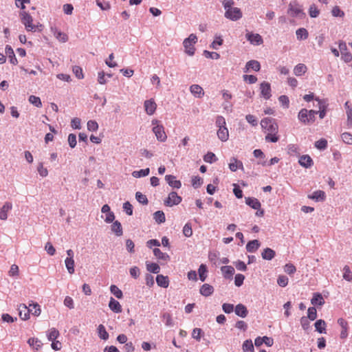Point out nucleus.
Returning <instances> with one entry per match:
<instances>
[{
    "mask_svg": "<svg viewBox=\"0 0 352 352\" xmlns=\"http://www.w3.org/2000/svg\"><path fill=\"white\" fill-rule=\"evenodd\" d=\"M276 255L275 252L269 248H267L263 250V252L261 253L262 258L265 260H272Z\"/></svg>",
    "mask_w": 352,
    "mask_h": 352,
    "instance_id": "obj_32",
    "label": "nucleus"
},
{
    "mask_svg": "<svg viewBox=\"0 0 352 352\" xmlns=\"http://www.w3.org/2000/svg\"><path fill=\"white\" fill-rule=\"evenodd\" d=\"M284 270L288 274L292 275L296 272V269L293 264L288 263L285 265Z\"/></svg>",
    "mask_w": 352,
    "mask_h": 352,
    "instance_id": "obj_60",
    "label": "nucleus"
},
{
    "mask_svg": "<svg viewBox=\"0 0 352 352\" xmlns=\"http://www.w3.org/2000/svg\"><path fill=\"white\" fill-rule=\"evenodd\" d=\"M156 282L158 286L167 288L169 285V280L168 276L159 274L156 277Z\"/></svg>",
    "mask_w": 352,
    "mask_h": 352,
    "instance_id": "obj_21",
    "label": "nucleus"
},
{
    "mask_svg": "<svg viewBox=\"0 0 352 352\" xmlns=\"http://www.w3.org/2000/svg\"><path fill=\"white\" fill-rule=\"evenodd\" d=\"M12 205L10 202H6L0 210V219L6 220L8 218V212L12 209Z\"/></svg>",
    "mask_w": 352,
    "mask_h": 352,
    "instance_id": "obj_19",
    "label": "nucleus"
},
{
    "mask_svg": "<svg viewBox=\"0 0 352 352\" xmlns=\"http://www.w3.org/2000/svg\"><path fill=\"white\" fill-rule=\"evenodd\" d=\"M287 153L291 156H296L300 154L299 148L296 144H289L287 146Z\"/></svg>",
    "mask_w": 352,
    "mask_h": 352,
    "instance_id": "obj_43",
    "label": "nucleus"
},
{
    "mask_svg": "<svg viewBox=\"0 0 352 352\" xmlns=\"http://www.w3.org/2000/svg\"><path fill=\"white\" fill-rule=\"evenodd\" d=\"M308 197L311 199H314L316 201H323L325 199V192L322 190H316L311 195H308Z\"/></svg>",
    "mask_w": 352,
    "mask_h": 352,
    "instance_id": "obj_27",
    "label": "nucleus"
},
{
    "mask_svg": "<svg viewBox=\"0 0 352 352\" xmlns=\"http://www.w3.org/2000/svg\"><path fill=\"white\" fill-rule=\"evenodd\" d=\"M302 13V12L301 8H299L297 5H294V6H293L292 4L289 5V8L288 10V14L291 16H293V17L298 16Z\"/></svg>",
    "mask_w": 352,
    "mask_h": 352,
    "instance_id": "obj_33",
    "label": "nucleus"
},
{
    "mask_svg": "<svg viewBox=\"0 0 352 352\" xmlns=\"http://www.w3.org/2000/svg\"><path fill=\"white\" fill-rule=\"evenodd\" d=\"M245 203L247 205H248L249 206L255 210L260 209L261 206L260 201L256 198L254 197L245 198Z\"/></svg>",
    "mask_w": 352,
    "mask_h": 352,
    "instance_id": "obj_22",
    "label": "nucleus"
},
{
    "mask_svg": "<svg viewBox=\"0 0 352 352\" xmlns=\"http://www.w3.org/2000/svg\"><path fill=\"white\" fill-rule=\"evenodd\" d=\"M73 72L74 74L76 75V76L78 78V79H82L84 78V75H83V73H82V69L79 66H74L73 67Z\"/></svg>",
    "mask_w": 352,
    "mask_h": 352,
    "instance_id": "obj_61",
    "label": "nucleus"
},
{
    "mask_svg": "<svg viewBox=\"0 0 352 352\" xmlns=\"http://www.w3.org/2000/svg\"><path fill=\"white\" fill-rule=\"evenodd\" d=\"M332 15L333 16L338 17H343L344 16V12L340 10L338 6H334L331 10Z\"/></svg>",
    "mask_w": 352,
    "mask_h": 352,
    "instance_id": "obj_59",
    "label": "nucleus"
},
{
    "mask_svg": "<svg viewBox=\"0 0 352 352\" xmlns=\"http://www.w3.org/2000/svg\"><path fill=\"white\" fill-rule=\"evenodd\" d=\"M28 343L29 344V345L31 347H32L33 349H34L36 350H38L43 344L41 340H39L37 338H30L28 340Z\"/></svg>",
    "mask_w": 352,
    "mask_h": 352,
    "instance_id": "obj_40",
    "label": "nucleus"
},
{
    "mask_svg": "<svg viewBox=\"0 0 352 352\" xmlns=\"http://www.w3.org/2000/svg\"><path fill=\"white\" fill-rule=\"evenodd\" d=\"M136 199L141 204L146 205L148 204V199L146 195H143L140 192H137L135 194Z\"/></svg>",
    "mask_w": 352,
    "mask_h": 352,
    "instance_id": "obj_53",
    "label": "nucleus"
},
{
    "mask_svg": "<svg viewBox=\"0 0 352 352\" xmlns=\"http://www.w3.org/2000/svg\"><path fill=\"white\" fill-rule=\"evenodd\" d=\"M152 124L153 132L155 133L157 140L160 142H165L167 139V135L164 131V128L162 124H160V122L157 120H153Z\"/></svg>",
    "mask_w": 352,
    "mask_h": 352,
    "instance_id": "obj_5",
    "label": "nucleus"
},
{
    "mask_svg": "<svg viewBox=\"0 0 352 352\" xmlns=\"http://www.w3.org/2000/svg\"><path fill=\"white\" fill-rule=\"evenodd\" d=\"M6 54L10 58V62L13 65H16L18 63L17 59L15 57L14 52L12 48L10 45H7L6 47Z\"/></svg>",
    "mask_w": 352,
    "mask_h": 352,
    "instance_id": "obj_29",
    "label": "nucleus"
},
{
    "mask_svg": "<svg viewBox=\"0 0 352 352\" xmlns=\"http://www.w3.org/2000/svg\"><path fill=\"white\" fill-rule=\"evenodd\" d=\"M153 254L159 260H162L166 262L170 260L169 255L166 253L162 252L159 248L153 249Z\"/></svg>",
    "mask_w": 352,
    "mask_h": 352,
    "instance_id": "obj_24",
    "label": "nucleus"
},
{
    "mask_svg": "<svg viewBox=\"0 0 352 352\" xmlns=\"http://www.w3.org/2000/svg\"><path fill=\"white\" fill-rule=\"evenodd\" d=\"M22 23L25 25L27 31H35L36 26L33 24V19L25 11H23L20 14Z\"/></svg>",
    "mask_w": 352,
    "mask_h": 352,
    "instance_id": "obj_6",
    "label": "nucleus"
},
{
    "mask_svg": "<svg viewBox=\"0 0 352 352\" xmlns=\"http://www.w3.org/2000/svg\"><path fill=\"white\" fill-rule=\"evenodd\" d=\"M183 234L186 237H190L192 234V230L190 223H186L183 228Z\"/></svg>",
    "mask_w": 352,
    "mask_h": 352,
    "instance_id": "obj_55",
    "label": "nucleus"
},
{
    "mask_svg": "<svg viewBox=\"0 0 352 352\" xmlns=\"http://www.w3.org/2000/svg\"><path fill=\"white\" fill-rule=\"evenodd\" d=\"M98 129V124L95 120H89L87 122V129L91 131H96Z\"/></svg>",
    "mask_w": 352,
    "mask_h": 352,
    "instance_id": "obj_63",
    "label": "nucleus"
},
{
    "mask_svg": "<svg viewBox=\"0 0 352 352\" xmlns=\"http://www.w3.org/2000/svg\"><path fill=\"white\" fill-rule=\"evenodd\" d=\"M19 317L22 320H27L30 316V309L25 304H21L18 307Z\"/></svg>",
    "mask_w": 352,
    "mask_h": 352,
    "instance_id": "obj_16",
    "label": "nucleus"
},
{
    "mask_svg": "<svg viewBox=\"0 0 352 352\" xmlns=\"http://www.w3.org/2000/svg\"><path fill=\"white\" fill-rule=\"evenodd\" d=\"M217 136L222 142L227 141L229 138V132L227 127L219 128L217 131Z\"/></svg>",
    "mask_w": 352,
    "mask_h": 352,
    "instance_id": "obj_25",
    "label": "nucleus"
},
{
    "mask_svg": "<svg viewBox=\"0 0 352 352\" xmlns=\"http://www.w3.org/2000/svg\"><path fill=\"white\" fill-rule=\"evenodd\" d=\"M207 272H208V270H207L206 265L204 264H201L198 269L199 278L201 281L204 282L206 279Z\"/></svg>",
    "mask_w": 352,
    "mask_h": 352,
    "instance_id": "obj_42",
    "label": "nucleus"
},
{
    "mask_svg": "<svg viewBox=\"0 0 352 352\" xmlns=\"http://www.w3.org/2000/svg\"><path fill=\"white\" fill-rule=\"evenodd\" d=\"M165 179L168 185L173 188L179 189L182 186L181 182L179 180H177L174 175H167L165 177Z\"/></svg>",
    "mask_w": 352,
    "mask_h": 352,
    "instance_id": "obj_14",
    "label": "nucleus"
},
{
    "mask_svg": "<svg viewBox=\"0 0 352 352\" xmlns=\"http://www.w3.org/2000/svg\"><path fill=\"white\" fill-rule=\"evenodd\" d=\"M261 94L262 96L267 100L271 97V86L269 82H263L260 85Z\"/></svg>",
    "mask_w": 352,
    "mask_h": 352,
    "instance_id": "obj_12",
    "label": "nucleus"
},
{
    "mask_svg": "<svg viewBox=\"0 0 352 352\" xmlns=\"http://www.w3.org/2000/svg\"><path fill=\"white\" fill-rule=\"evenodd\" d=\"M309 13L311 17L315 18L319 15L320 11L315 5H311L309 9Z\"/></svg>",
    "mask_w": 352,
    "mask_h": 352,
    "instance_id": "obj_58",
    "label": "nucleus"
},
{
    "mask_svg": "<svg viewBox=\"0 0 352 352\" xmlns=\"http://www.w3.org/2000/svg\"><path fill=\"white\" fill-rule=\"evenodd\" d=\"M65 267L70 274L74 273V259L66 258L65 260Z\"/></svg>",
    "mask_w": 352,
    "mask_h": 352,
    "instance_id": "obj_39",
    "label": "nucleus"
},
{
    "mask_svg": "<svg viewBox=\"0 0 352 352\" xmlns=\"http://www.w3.org/2000/svg\"><path fill=\"white\" fill-rule=\"evenodd\" d=\"M308 317L307 318L311 320H314L317 316V311L315 307H309L307 310Z\"/></svg>",
    "mask_w": 352,
    "mask_h": 352,
    "instance_id": "obj_57",
    "label": "nucleus"
},
{
    "mask_svg": "<svg viewBox=\"0 0 352 352\" xmlns=\"http://www.w3.org/2000/svg\"><path fill=\"white\" fill-rule=\"evenodd\" d=\"M246 38L251 44L254 45H260L263 43L262 36L258 34L248 32L246 34Z\"/></svg>",
    "mask_w": 352,
    "mask_h": 352,
    "instance_id": "obj_9",
    "label": "nucleus"
},
{
    "mask_svg": "<svg viewBox=\"0 0 352 352\" xmlns=\"http://www.w3.org/2000/svg\"><path fill=\"white\" fill-rule=\"evenodd\" d=\"M296 37L298 40H305L308 38V31L303 28H299L296 32Z\"/></svg>",
    "mask_w": 352,
    "mask_h": 352,
    "instance_id": "obj_38",
    "label": "nucleus"
},
{
    "mask_svg": "<svg viewBox=\"0 0 352 352\" xmlns=\"http://www.w3.org/2000/svg\"><path fill=\"white\" fill-rule=\"evenodd\" d=\"M315 146L320 150H324L327 147V141L324 139H320L315 142Z\"/></svg>",
    "mask_w": 352,
    "mask_h": 352,
    "instance_id": "obj_51",
    "label": "nucleus"
},
{
    "mask_svg": "<svg viewBox=\"0 0 352 352\" xmlns=\"http://www.w3.org/2000/svg\"><path fill=\"white\" fill-rule=\"evenodd\" d=\"M197 41V37L194 34H190L187 38L184 39L183 45L185 48V52L189 56L194 55L195 52V44Z\"/></svg>",
    "mask_w": 352,
    "mask_h": 352,
    "instance_id": "obj_3",
    "label": "nucleus"
},
{
    "mask_svg": "<svg viewBox=\"0 0 352 352\" xmlns=\"http://www.w3.org/2000/svg\"><path fill=\"white\" fill-rule=\"evenodd\" d=\"M226 120L221 116H218L216 118V126L219 129L226 126Z\"/></svg>",
    "mask_w": 352,
    "mask_h": 352,
    "instance_id": "obj_64",
    "label": "nucleus"
},
{
    "mask_svg": "<svg viewBox=\"0 0 352 352\" xmlns=\"http://www.w3.org/2000/svg\"><path fill=\"white\" fill-rule=\"evenodd\" d=\"M317 113L318 111L315 110L308 111L307 109H302L298 113V118L302 123L309 124L315 121Z\"/></svg>",
    "mask_w": 352,
    "mask_h": 352,
    "instance_id": "obj_2",
    "label": "nucleus"
},
{
    "mask_svg": "<svg viewBox=\"0 0 352 352\" xmlns=\"http://www.w3.org/2000/svg\"><path fill=\"white\" fill-rule=\"evenodd\" d=\"M343 278L347 281H352V272L348 265L343 267Z\"/></svg>",
    "mask_w": 352,
    "mask_h": 352,
    "instance_id": "obj_46",
    "label": "nucleus"
},
{
    "mask_svg": "<svg viewBox=\"0 0 352 352\" xmlns=\"http://www.w3.org/2000/svg\"><path fill=\"white\" fill-rule=\"evenodd\" d=\"M109 307L111 311L115 313H120L122 312V307L120 302L116 300L114 298H111Z\"/></svg>",
    "mask_w": 352,
    "mask_h": 352,
    "instance_id": "obj_23",
    "label": "nucleus"
},
{
    "mask_svg": "<svg viewBox=\"0 0 352 352\" xmlns=\"http://www.w3.org/2000/svg\"><path fill=\"white\" fill-rule=\"evenodd\" d=\"M111 230L118 236H122L123 234L122 228L121 223L116 221L111 226Z\"/></svg>",
    "mask_w": 352,
    "mask_h": 352,
    "instance_id": "obj_36",
    "label": "nucleus"
},
{
    "mask_svg": "<svg viewBox=\"0 0 352 352\" xmlns=\"http://www.w3.org/2000/svg\"><path fill=\"white\" fill-rule=\"evenodd\" d=\"M150 173V170L148 168H145V169H142L140 170H138V171H133V173H132V175L134 177H145V176H147Z\"/></svg>",
    "mask_w": 352,
    "mask_h": 352,
    "instance_id": "obj_48",
    "label": "nucleus"
},
{
    "mask_svg": "<svg viewBox=\"0 0 352 352\" xmlns=\"http://www.w3.org/2000/svg\"><path fill=\"white\" fill-rule=\"evenodd\" d=\"M192 337L197 341H204L206 344L211 340L209 336L206 334V331H192Z\"/></svg>",
    "mask_w": 352,
    "mask_h": 352,
    "instance_id": "obj_11",
    "label": "nucleus"
},
{
    "mask_svg": "<svg viewBox=\"0 0 352 352\" xmlns=\"http://www.w3.org/2000/svg\"><path fill=\"white\" fill-rule=\"evenodd\" d=\"M146 270L152 273L158 274L160 271V265L155 263H146Z\"/></svg>",
    "mask_w": 352,
    "mask_h": 352,
    "instance_id": "obj_37",
    "label": "nucleus"
},
{
    "mask_svg": "<svg viewBox=\"0 0 352 352\" xmlns=\"http://www.w3.org/2000/svg\"><path fill=\"white\" fill-rule=\"evenodd\" d=\"M110 291L116 298L119 299L122 298L123 296L122 292L116 285H112L110 287Z\"/></svg>",
    "mask_w": 352,
    "mask_h": 352,
    "instance_id": "obj_49",
    "label": "nucleus"
},
{
    "mask_svg": "<svg viewBox=\"0 0 352 352\" xmlns=\"http://www.w3.org/2000/svg\"><path fill=\"white\" fill-rule=\"evenodd\" d=\"M260 247V243L258 240H252L248 243L246 245V250L248 252H254Z\"/></svg>",
    "mask_w": 352,
    "mask_h": 352,
    "instance_id": "obj_28",
    "label": "nucleus"
},
{
    "mask_svg": "<svg viewBox=\"0 0 352 352\" xmlns=\"http://www.w3.org/2000/svg\"><path fill=\"white\" fill-rule=\"evenodd\" d=\"M246 69L247 71L250 69H252L254 71L258 72L261 69V65L258 61L257 60H250L246 63Z\"/></svg>",
    "mask_w": 352,
    "mask_h": 352,
    "instance_id": "obj_35",
    "label": "nucleus"
},
{
    "mask_svg": "<svg viewBox=\"0 0 352 352\" xmlns=\"http://www.w3.org/2000/svg\"><path fill=\"white\" fill-rule=\"evenodd\" d=\"M311 302L313 305L322 306L324 304V300L320 293H314V296L311 300Z\"/></svg>",
    "mask_w": 352,
    "mask_h": 352,
    "instance_id": "obj_26",
    "label": "nucleus"
},
{
    "mask_svg": "<svg viewBox=\"0 0 352 352\" xmlns=\"http://www.w3.org/2000/svg\"><path fill=\"white\" fill-rule=\"evenodd\" d=\"M298 163L302 167L306 168H310L314 164L313 160L309 155H302L298 160Z\"/></svg>",
    "mask_w": 352,
    "mask_h": 352,
    "instance_id": "obj_15",
    "label": "nucleus"
},
{
    "mask_svg": "<svg viewBox=\"0 0 352 352\" xmlns=\"http://www.w3.org/2000/svg\"><path fill=\"white\" fill-rule=\"evenodd\" d=\"M221 272L225 278H230L234 273V269L232 266L226 265L221 267Z\"/></svg>",
    "mask_w": 352,
    "mask_h": 352,
    "instance_id": "obj_34",
    "label": "nucleus"
},
{
    "mask_svg": "<svg viewBox=\"0 0 352 352\" xmlns=\"http://www.w3.org/2000/svg\"><path fill=\"white\" fill-rule=\"evenodd\" d=\"M217 157L212 152H208L206 155L204 157V160L207 163H212L215 161H217Z\"/></svg>",
    "mask_w": 352,
    "mask_h": 352,
    "instance_id": "obj_52",
    "label": "nucleus"
},
{
    "mask_svg": "<svg viewBox=\"0 0 352 352\" xmlns=\"http://www.w3.org/2000/svg\"><path fill=\"white\" fill-rule=\"evenodd\" d=\"M244 279H245L244 275H243L241 274H237L234 278L235 285L237 287L241 286L243 283Z\"/></svg>",
    "mask_w": 352,
    "mask_h": 352,
    "instance_id": "obj_62",
    "label": "nucleus"
},
{
    "mask_svg": "<svg viewBox=\"0 0 352 352\" xmlns=\"http://www.w3.org/2000/svg\"><path fill=\"white\" fill-rule=\"evenodd\" d=\"M154 219L158 223H164L166 220L165 214L164 212L161 210H158L155 212L153 214Z\"/></svg>",
    "mask_w": 352,
    "mask_h": 352,
    "instance_id": "obj_45",
    "label": "nucleus"
},
{
    "mask_svg": "<svg viewBox=\"0 0 352 352\" xmlns=\"http://www.w3.org/2000/svg\"><path fill=\"white\" fill-rule=\"evenodd\" d=\"M316 100L318 102V109L317 111L318 113H319V117L320 119H322L326 116L327 108L328 107V103L326 100H320L318 98H316Z\"/></svg>",
    "mask_w": 352,
    "mask_h": 352,
    "instance_id": "obj_10",
    "label": "nucleus"
},
{
    "mask_svg": "<svg viewBox=\"0 0 352 352\" xmlns=\"http://www.w3.org/2000/svg\"><path fill=\"white\" fill-rule=\"evenodd\" d=\"M182 197L177 195L176 192H171L168 194V197L164 200V204L167 206H173L178 205L182 202Z\"/></svg>",
    "mask_w": 352,
    "mask_h": 352,
    "instance_id": "obj_7",
    "label": "nucleus"
},
{
    "mask_svg": "<svg viewBox=\"0 0 352 352\" xmlns=\"http://www.w3.org/2000/svg\"><path fill=\"white\" fill-rule=\"evenodd\" d=\"M233 0H223V5L226 10L225 16L232 21H236L242 17V12L238 8H234Z\"/></svg>",
    "mask_w": 352,
    "mask_h": 352,
    "instance_id": "obj_1",
    "label": "nucleus"
},
{
    "mask_svg": "<svg viewBox=\"0 0 352 352\" xmlns=\"http://www.w3.org/2000/svg\"><path fill=\"white\" fill-rule=\"evenodd\" d=\"M229 168L230 170L235 172L237 169L243 170V165L241 161L238 160L235 157H232L229 164Z\"/></svg>",
    "mask_w": 352,
    "mask_h": 352,
    "instance_id": "obj_17",
    "label": "nucleus"
},
{
    "mask_svg": "<svg viewBox=\"0 0 352 352\" xmlns=\"http://www.w3.org/2000/svg\"><path fill=\"white\" fill-rule=\"evenodd\" d=\"M265 139L268 142H277L279 140V135L278 132L267 133Z\"/></svg>",
    "mask_w": 352,
    "mask_h": 352,
    "instance_id": "obj_41",
    "label": "nucleus"
},
{
    "mask_svg": "<svg viewBox=\"0 0 352 352\" xmlns=\"http://www.w3.org/2000/svg\"><path fill=\"white\" fill-rule=\"evenodd\" d=\"M307 71V67L305 64L299 63L295 66L294 73L297 76H300L305 74Z\"/></svg>",
    "mask_w": 352,
    "mask_h": 352,
    "instance_id": "obj_30",
    "label": "nucleus"
},
{
    "mask_svg": "<svg viewBox=\"0 0 352 352\" xmlns=\"http://www.w3.org/2000/svg\"><path fill=\"white\" fill-rule=\"evenodd\" d=\"M261 125L265 133L278 132V126L274 120L270 118H265L261 122Z\"/></svg>",
    "mask_w": 352,
    "mask_h": 352,
    "instance_id": "obj_4",
    "label": "nucleus"
},
{
    "mask_svg": "<svg viewBox=\"0 0 352 352\" xmlns=\"http://www.w3.org/2000/svg\"><path fill=\"white\" fill-rule=\"evenodd\" d=\"M199 292L202 296H209L214 292V287L209 284H204L199 289Z\"/></svg>",
    "mask_w": 352,
    "mask_h": 352,
    "instance_id": "obj_20",
    "label": "nucleus"
},
{
    "mask_svg": "<svg viewBox=\"0 0 352 352\" xmlns=\"http://www.w3.org/2000/svg\"><path fill=\"white\" fill-rule=\"evenodd\" d=\"M339 49L341 52L342 58L345 62H350L352 60V54L348 52L346 44L344 41H340L339 42Z\"/></svg>",
    "mask_w": 352,
    "mask_h": 352,
    "instance_id": "obj_8",
    "label": "nucleus"
},
{
    "mask_svg": "<svg viewBox=\"0 0 352 352\" xmlns=\"http://www.w3.org/2000/svg\"><path fill=\"white\" fill-rule=\"evenodd\" d=\"M341 138L344 143L352 145V135L350 133H343L341 135Z\"/></svg>",
    "mask_w": 352,
    "mask_h": 352,
    "instance_id": "obj_56",
    "label": "nucleus"
},
{
    "mask_svg": "<svg viewBox=\"0 0 352 352\" xmlns=\"http://www.w3.org/2000/svg\"><path fill=\"white\" fill-rule=\"evenodd\" d=\"M29 309H30V314L31 313L32 314H33L34 316H38L41 314L40 306L37 303L30 304Z\"/></svg>",
    "mask_w": 352,
    "mask_h": 352,
    "instance_id": "obj_47",
    "label": "nucleus"
},
{
    "mask_svg": "<svg viewBox=\"0 0 352 352\" xmlns=\"http://www.w3.org/2000/svg\"><path fill=\"white\" fill-rule=\"evenodd\" d=\"M144 106L146 113L148 115H153L157 108V104L153 99L146 100Z\"/></svg>",
    "mask_w": 352,
    "mask_h": 352,
    "instance_id": "obj_13",
    "label": "nucleus"
},
{
    "mask_svg": "<svg viewBox=\"0 0 352 352\" xmlns=\"http://www.w3.org/2000/svg\"><path fill=\"white\" fill-rule=\"evenodd\" d=\"M29 102L36 107H41L42 106L40 98L33 95L29 97Z\"/></svg>",
    "mask_w": 352,
    "mask_h": 352,
    "instance_id": "obj_50",
    "label": "nucleus"
},
{
    "mask_svg": "<svg viewBox=\"0 0 352 352\" xmlns=\"http://www.w3.org/2000/svg\"><path fill=\"white\" fill-rule=\"evenodd\" d=\"M243 352H254V345L251 340H245L243 344Z\"/></svg>",
    "mask_w": 352,
    "mask_h": 352,
    "instance_id": "obj_44",
    "label": "nucleus"
},
{
    "mask_svg": "<svg viewBox=\"0 0 352 352\" xmlns=\"http://www.w3.org/2000/svg\"><path fill=\"white\" fill-rule=\"evenodd\" d=\"M235 314L242 318H245L248 315V310L245 305L238 304L234 309Z\"/></svg>",
    "mask_w": 352,
    "mask_h": 352,
    "instance_id": "obj_31",
    "label": "nucleus"
},
{
    "mask_svg": "<svg viewBox=\"0 0 352 352\" xmlns=\"http://www.w3.org/2000/svg\"><path fill=\"white\" fill-rule=\"evenodd\" d=\"M190 91L194 96L201 98L204 95V89L199 85H192L190 87Z\"/></svg>",
    "mask_w": 352,
    "mask_h": 352,
    "instance_id": "obj_18",
    "label": "nucleus"
},
{
    "mask_svg": "<svg viewBox=\"0 0 352 352\" xmlns=\"http://www.w3.org/2000/svg\"><path fill=\"white\" fill-rule=\"evenodd\" d=\"M37 170L39 175L43 177H45L48 175V170L46 168L43 166V164L42 162L38 164Z\"/></svg>",
    "mask_w": 352,
    "mask_h": 352,
    "instance_id": "obj_54",
    "label": "nucleus"
}]
</instances>
